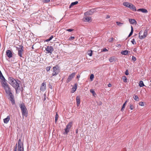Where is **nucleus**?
I'll return each mask as SVG.
<instances>
[{"label": "nucleus", "instance_id": "nucleus-1", "mask_svg": "<svg viewBox=\"0 0 151 151\" xmlns=\"http://www.w3.org/2000/svg\"><path fill=\"white\" fill-rule=\"evenodd\" d=\"M1 83L2 87L5 90L6 93L7 94H8L9 97V99L11 101L12 104L14 105L15 104L14 96L12 94L11 89L7 83L6 79L1 80Z\"/></svg>", "mask_w": 151, "mask_h": 151}, {"label": "nucleus", "instance_id": "nucleus-2", "mask_svg": "<svg viewBox=\"0 0 151 151\" xmlns=\"http://www.w3.org/2000/svg\"><path fill=\"white\" fill-rule=\"evenodd\" d=\"M9 83L15 89L16 92L19 88V84L21 81L18 79H15L12 77H10L9 78Z\"/></svg>", "mask_w": 151, "mask_h": 151}, {"label": "nucleus", "instance_id": "nucleus-3", "mask_svg": "<svg viewBox=\"0 0 151 151\" xmlns=\"http://www.w3.org/2000/svg\"><path fill=\"white\" fill-rule=\"evenodd\" d=\"M19 106L21 109L23 116L27 117L28 116V111L24 104L23 103L20 104Z\"/></svg>", "mask_w": 151, "mask_h": 151}, {"label": "nucleus", "instance_id": "nucleus-4", "mask_svg": "<svg viewBox=\"0 0 151 151\" xmlns=\"http://www.w3.org/2000/svg\"><path fill=\"white\" fill-rule=\"evenodd\" d=\"M53 70L52 74V77L56 76L60 72L59 68L58 66L56 65L53 67Z\"/></svg>", "mask_w": 151, "mask_h": 151}, {"label": "nucleus", "instance_id": "nucleus-5", "mask_svg": "<svg viewBox=\"0 0 151 151\" xmlns=\"http://www.w3.org/2000/svg\"><path fill=\"white\" fill-rule=\"evenodd\" d=\"M148 29H145L144 32L143 33V35H141L143 32L142 31H140L139 32V38L140 39H143L145 38L147 36V35Z\"/></svg>", "mask_w": 151, "mask_h": 151}, {"label": "nucleus", "instance_id": "nucleus-6", "mask_svg": "<svg viewBox=\"0 0 151 151\" xmlns=\"http://www.w3.org/2000/svg\"><path fill=\"white\" fill-rule=\"evenodd\" d=\"M24 150L23 144L21 139H19L18 141V150Z\"/></svg>", "mask_w": 151, "mask_h": 151}, {"label": "nucleus", "instance_id": "nucleus-7", "mask_svg": "<svg viewBox=\"0 0 151 151\" xmlns=\"http://www.w3.org/2000/svg\"><path fill=\"white\" fill-rule=\"evenodd\" d=\"M45 50L47 52V53L51 54L52 52L54 51L53 47L51 46H48L45 48Z\"/></svg>", "mask_w": 151, "mask_h": 151}, {"label": "nucleus", "instance_id": "nucleus-8", "mask_svg": "<svg viewBox=\"0 0 151 151\" xmlns=\"http://www.w3.org/2000/svg\"><path fill=\"white\" fill-rule=\"evenodd\" d=\"M20 48L18 49V55L20 57H22V53L24 51L23 47L22 45H20Z\"/></svg>", "mask_w": 151, "mask_h": 151}, {"label": "nucleus", "instance_id": "nucleus-9", "mask_svg": "<svg viewBox=\"0 0 151 151\" xmlns=\"http://www.w3.org/2000/svg\"><path fill=\"white\" fill-rule=\"evenodd\" d=\"M76 73L75 72L73 73H72L70 74L66 80V82L68 83L71 81L73 77L75 76Z\"/></svg>", "mask_w": 151, "mask_h": 151}, {"label": "nucleus", "instance_id": "nucleus-10", "mask_svg": "<svg viewBox=\"0 0 151 151\" xmlns=\"http://www.w3.org/2000/svg\"><path fill=\"white\" fill-rule=\"evenodd\" d=\"M46 89V83L43 82L41 85L40 90L42 91H45Z\"/></svg>", "mask_w": 151, "mask_h": 151}, {"label": "nucleus", "instance_id": "nucleus-11", "mask_svg": "<svg viewBox=\"0 0 151 151\" xmlns=\"http://www.w3.org/2000/svg\"><path fill=\"white\" fill-rule=\"evenodd\" d=\"M94 9H92L85 13L84 14L85 15H91L94 13Z\"/></svg>", "mask_w": 151, "mask_h": 151}, {"label": "nucleus", "instance_id": "nucleus-12", "mask_svg": "<svg viewBox=\"0 0 151 151\" xmlns=\"http://www.w3.org/2000/svg\"><path fill=\"white\" fill-rule=\"evenodd\" d=\"M6 55L9 58H12L13 55L12 52L10 50H7L6 52Z\"/></svg>", "mask_w": 151, "mask_h": 151}, {"label": "nucleus", "instance_id": "nucleus-13", "mask_svg": "<svg viewBox=\"0 0 151 151\" xmlns=\"http://www.w3.org/2000/svg\"><path fill=\"white\" fill-rule=\"evenodd\" d=\"M77 88V84L76 83L74 84V86L72 88L71 90V93H74L76 90Z\"/></svg>", "mask_w": 151, "mask_h": 151}, {"label": "nucleus", "instance_id": "nucleus-14", "mask_svg": "<svg viewBox=\"0 0 151 151\" xmlns=\"http://www.w3.org/2000/svg\"><path fill=\"white\" fill-rule=\"evenodd\" d=\"M129 8L131 9L132 11H137L135 6L132 4H131Z\"/></svg>", "mask_w": 151, "mask_h": 151}, {"label": "nucleus", "instance_id": "nucleus-15", "mask_svg": "<svg viewBox=\"0 0 151 151\" xmlns=\"http://www.w3.org/2000/svg\"><path fill=\"white\" fill-rule=\"evenodd\" d=\"M76 101L77 106H79L80 102V98L78 96H77L76 97Z\"/></svg>", "mask_w": 151, "mask_h": 151}, {"label": "nucleus", "instance_id": "nucleus-16", "mask_svg": "<svg viewBox=\"0 0 151 151\" xmlns=\"http://www.w3.org/2000/svg\"><path fill=\"white\" fill-rule=\"evenodd\" d=\"M129 21L131 24H137L136 21L134 19H129Z\"/></svg>", "mask_w": 151, "mask_h": 151}, {"label": "nucleus", "instance_id": "nucleus-17", "mask_svg": "<svg viewBox=\"0 0 151 151\" xmlns=\"http://www.w3.org/2000/svg\"><path fill=\"white\" fill-rule=\"evenodd\" d=\"M10 119V116H8L6 118L4 119V122L5 124H7Z\"/></svg>", "mask_w": 151, "mask_h": 151}, {"label": "nucleus", "instance_id": "nucleus-18", "mask_svg": "<svg viewBox=\"0 0 151 151\" xmlns=\"http://www.w3.org/2000/svg\"><path fill=\"white\" fill-rule=\"evenodd\" d=\"M131 4L128 2H124L123 3V5L129 8Z\"/></svg>", "mask_w": 151, "mask_h": 151}, {"label": "nucleus", "instance_id": "nucleus-19", "mask_svg": "<svg viewBox=\"0 0 151 151\" xmlns=\"http://www.w3.org/2000/svg\"><path fill=\"white\" fill-rule=\"evenodd\" d=\"M109 60L111 63H114L115 62V57L113 56L110 57Z\"/></svg>", "mask_w": 151, "mask_h": 151}, {"label": "nucleus", "instance_id": "nucleus-20", "mask_svg": "<svg viewBox=\"0 0 151 151\" xmlns=\"http://www.w3.org/2000/svg\"><path fill=\"white\" fill-rule=\"evenodd\" d=\"M72 122H70L67 124L66 127H67V128H68L69 129H70L72 126Z\"/></svg>", "mask_w": 151, "mask_h": 151}, {"label": "nucleus", "instance_id": "nucleus-21", "mask_svg": "<svg viewBox=\"0 0 151 151\" xmlns=\"http://www.w3.org/2000/svg\"><path fill=\"white\" fill-rule=\"evenodd\" d=\"M78 3V1H76L74 2H72L71 4L69 6V8H70L72 6L76 5Z\"/></svg>", "mask_w": 151, "mask_h": 151}, {"label": "nucleus", "instance_id": "nucleus-22", "mask_svg": "<svg viewBox=\"0 0 151 151\" xmlns=\"http://www.w3.org/2000/svg\"><path fill=\"white\" fill-rule=\"evenodd\" d=\"M121 53L123 55H127L128 53V51L127 50H125L122 51Z\"/></svg>", "mask_w": 151, "mask_h": 151}, {"label": "nucleus", "instance_id": "nucleus-23", "mask_svg": "<svg viewBox=\"0 0 151 151\" xmlns=\"http://www.w3.org/2000/svg\"><path fill=\"white\" fill-rule=\"evenodd\" d=\"M127 102V101H126L124 102V103L123 104L122 107L121 109V111H123L125 107L126 104Z\"/></svg>", "mask_w": 151, "mask_h": 151}, {"label": "nucleus", "instance_id": "nucleus-24", "mask_svg": "<svg viewBox=\"0 0 151 151\" xmlns=\"http://www.w3.org/2000/svg\"><path fill=\"white\" fill-rule=\"evenodd\" d=\"M91 17H86L85 18V22H88L91 19Z\"/></svg>", "mask_w": 151, "mask_h": 151}, {"label": "nucleus", "instance_id": "nucleus-25", "mask_svg": "<svg viewBox=\"0 0 151 151\" xmlns=\"http://www.w3.org/2000/svg\"><path fill=\"white\" fill-rule=\"evenodd\" d=\"M69 129L66 127V128L65 129V132L64 133V134H67L69 132Z\"/></svg>", "mask_w": 151, "mask_h": 151}, {"label": "nucleus", "instance_id": "nucleus-26", "mask_svg": "<svg viewBox=\"0 0 151 151\" xmlns=\"http://www.w3.org/2000/svg\"><path fill=\"white\" fill-rule=\"evenodd\" d=\"M139 86L140 87H142L145 86V85L142 81H140L139 83Z\"/></svg>", "mask_w": 151, "mask_h": 151}, {"label": "nucleus", "instance_id": "nucleus-27", "mask_svg": "<svg viewBox=\"0 0 151 151\" xmlns=\"http://www.w3.org/2000/svg\"><path fill=\"white\" fill-rule=\"evenodd\" d=\"M133 98L136 101H139V98L137 96L134 95L133 96Z\"/></svg>", "mask_w": 151, "mask_h": 151}, {"label": "nucleus", "instance_id": "nucleus-28", "mask_svg": "<svg viewBox=\"0 0 151 151\" xmlns=\"http://www.w3.org/2000/svg\"><path fill=\"white\" fill-rule=\"evenodd\" d=\"M141 12L143 13H147L148 12L147 9L143 8L141 9Z\"/></svg>", "mask_w": 151, "mask_h": 151}, {"label": "nucleus", "instance_id": "nucleus-29", "mask_svg": "<svg viewBox=\"0 0 151 151\" xmlns=\"http://www.w3.org/2000/svg\"><path fill=\"white\" fill-rule=\"evenodd\" d=\"M116 23L117 25L119 26H121L123 24V23L119 22H117Z\"/></svg>", "mask_w": 151, "mask_h": 151}, {"label": "nucleus", "instance_id": "nucleus-30", "mask_svg": "<svg viewBox=\"0 0 151 151\" xmlns=\"http://www.w3.org/2000/svg\"><path fill=\"white\" fill-rule=\"evenodd\" d=\"M94 76L93 74H92L90 76V79H91V81H92L93 80V79L94 78Z\"/></svg>", "mask_w": 151, "mask_h": 151}, {"label": "nucleus", "instance_id": "nucleus-31", "mask_svg": "<svg viewBox=\"0 0 151 151\" xmlns=\"http://www.w3.org/2000/svg\"><path fill=\"white\" fill-rule=\"evenodd\" d=\"M89 52V53L88 52V54L90 56H91L92 55L93 51L91 50L90 51H89L88 52Z\"/></svg>", "mask_w": 151, "mask_h": 151}, {"label": "nucleus", "instance_id": "nucleus-32", "mask_svg": "<svg viewBox=\"0 0 151 151\" xmlns=\"http://www.w3.org/2000/svg\"><path fill=\"white\" fill-rule=\"evenodd\" d=\"M129 107L130 109L131 110H133L134 109V106H133V105L132 104H130L129 105Z\"/></svg>", "mask_w": 151, "mask_h": 151}, {"label": "nucleus", "instance_id": "nucleus-33", "mask_svg": "<svg viewBox=\"0 0 151 151\" xmlns=\"http://www.w3.org/2000/svg\"><path fill=\"white\" fill-rule=\"evenodd\" d=\"M132 59L133 61H135L137 60L136 58L134 56H132Z\"/></svg>", "mask_w": 151, "mask_h": 151}, {"label": "nucleus", "instance_id": "nucleus-34", "mask_svg": "<svg viewBox=\"0 0 151 151\" xmlns=\"http://www.w3.org/2000/svg\"><path fill=\"white\" fill-rule=\"evenodd\" d=\"M123 80L124 81V82L126 83L127 82V78L126 76H124V78H123Z\"/></svg>", "mask_w": 151, "mask_h": 151}, {"label": "nucleus", "instance_id": "nucleus-35", "mask_svg": "<svg viewBox=\"0 0 151 151\" xmlns=\"http://www.w3.org/2000/svg\"><path fill=\"white\" fill-rule=\"evenodd\" d=\"M131 42L132 44H133V45H135L136 44V42L135 41V40L134 39H132L131 40Z\"/></svg>", "mask_w": 151, "mask_h": 151}, {"label": "nucleus", "instance_id": "nucleus-36", "mask_svg": "<svg viewBox=\"0 0 151 151\" xmlns=\"http://www.w3.org/2000/svg\"><path fill=\"white\" fill-rule=\"evenodd\" d=\"M139 104L140 106H144V103L143 102H140L139 103Z\"/></svg>", "mask_w": 151, "mask_h": 151}, {"label": "nucleus", "instance_id": "nucleus-37", "mask_svg": "<svg viewBox=\"0 0 151 151\" xmlns=\"http://www.w3.org/2000/svg\"><path fill=\"white\" fill-rule=\"evenodd\" d=\"M133 30H131V31L128 35V37H130L132 35V34L133 33Z\"/></svg>", "mask_w": 151, "mask_h": 151}, {"label": "nucleus", "instance_id": "nucleus-38", "mask_svg": "<svg viewBox=\"0 0 151 151\" xmlns=\"http://www.w3.org/2000/svg\"><path fill=\"white\" fill-rule=\"evenodd\" d=\"M133 30H131V31L128 35V37H130L132 35V34L133 33Z\"/></svg>", "mask_w": 151, "mask_h": 151}, {"label": "nucleus", "instance_id": "nucleus-39", "mask_svg": "<svg viewBox=\"0 0 151 151\" xmlns=\"http://www.w3.org/2000/svg\"><path fill=\"white\" fill-rule=\"evenodd\" d=\"M51 67L50 66H47L46 68V70L47 71H48L50 70Z\"/></svg>", "mask_w": 151, "mask_h": 151}, {"label": "nucleus", "instance_id": "nucleus-40", "mask_svg": "<svg viewBox=\"0 0 151 151\" xmlns=\"http://www.w3.org/2000/svg\"><path fill=\"white\" fill-rule=\"evenodd\" d=\"M75 37H74L71 36L68 39L69 40H72L74 39Z\"/></svg>", "mask_w": 151, "mask_h": 151}, {"label": "nucleus", "instance_id": "nucleus-41", "mask_svg": "<svg viewBox=\"0 0 151 151\" xmlns=\"http://www.w3.org/2000/svg\"><path fill=\"white\" fill-rule=\"evenodd\" d=\"M50 1V0H42V1L43 3H48Z\"/></svg>", "mask_w": 151, "mask_h": 151}, {"label": "nucleus", "instance_id": "nucleus-42", "mask_svg": "<svg viewBox=\"0 0 151 151\" xmlns=\"http://www.w3.org/2000/svg\"><path fill=\"white\" fill-rule=\"evenodd\" d=\"M90 92L93 95H94V94H96L95 91L93 90H91Z\"/></svg>", "mask_w": 151, "mask_h": 151}, {"label": "nucleus", "instance_id": "nucleus-43", "mask_svg": "<svg viewBox=\"0 0 151 151\" xmlns=\"http://www.w3.org/2000/svg\"><path fill=\"white\" fill-rule=\"evenodd\" d=\"M17 143H16L14 148V151H17Z\"/></svg>", "mask_w": 151, "mask_h": 151}, {"label": "nucleus", "instance_id": "nucleus-44", "mask_svg": "<svg viewBox=\"0 0 151 151\" xmlns=\"http://www.w3.org/2000/svg\"><path fill=\"white\" fill-rule=\"evenodd\" d=\"M125 75L127 76L129 75V73L128 72V70H126V71H125Z\"/></svg>", "mask_w": 151, "mask_h": 151}, {"label": "nucleus", "instance_id": "nucleus-45", "mask_svg": "<svg viewBox=\"0 0 151 151\" xmlns=\"http://www.w3.org/2000/svg\"><path fill=\"white\" fill-rule=\"evenodd\" d=\"M73 29H66V31H68L69 32H71L73 31Z\"/></svg>", "mask_w": 151, "mask_h": 151}, {"label": "nucleus", "instance_id": "nucleus-46", "mask_svg": "<svg viewBox=\"0 0 151 151\" xmlns=\"http://www.w3.org/2000/svg\"><path fill=\"white\" fill-rule=\"evenodd\" d=\"M58 115L57 113H56V115L55 116V118L58 119Z\"/></svg>", "mask_w": 151, "mask_h": 151}, {"label": "nucleus", "instance_id": "nucleus-47", "mask_svg": "<svg viewBox=\"0 0 151 151\" xmlns=\"http://www.w3.org/2000/svg\"><path fill=\"white\" fill-rule=\"evenodd\" d=\"M49 88H50V89H52V86L51 85L49 84Z\"/></svg>", "mask_w": 151, "mask_h": 151}, {"label": "nucleus", "instance_id": "nucleus-48", "mask_svg": "<svg viewBox=\"0 0 151 151\" xmlns=\"http://www.w3.org/2000/svg\"><path fill=\"white\" fill-rule=\"evenodd\" d=\"M108 51V50L106 48H104L103 49V52H106Z\"/></svg>", "mask_w": 151, "mask_h": 151}, {"label": "nucleus", "instance_id": "nucleus-49", "mask_svg": "<svg viewBox=\"0 0 151 151\" xmlns=\"http://www.w3.org/2000/svg\"><path fill=\"white\" fill-rule=\"evenodd\" d=\"M80 76L79 74H78L77 76V77H76V78H77V79H78V80H79V78H80Z\"/></svg>", "mask_w": 151, "mask_h": 151}, {"label": "nucleus", "instance_id": "nucleus-50", "mask_svg": "<svg viewBox=\"0 0 151 151\" xmlns=\"http://www.w3.org/2000/svg\"><path fill=\"white\" fill-rule=\"evenodd\" d=\"M53 37L52 35H51L50 37L49 38V39H50V41L52 40V38Z\"/></svg>", "mask_w": 151, "mask_h": 151}, {"label": "nucleus", "instance_id": "nucleus-51", "mask_svg": "<svg viewBox=\"0 0 151 151\" xmlns=\"http://www.w3.org/2000/svg\"><path fill=\"white\" fill-rule=\"evenodd\" d=\"M44 98L43 99V101H45L46 100V94L45 93L44 94Z\"/></svg>", "mask_w": 151, "mask_h": 151}, {"label": "nucleus", "instance_id": "nucleus-52", "mask_svg": "<svg viewBox=\"0 0 151 151\" xmlns=\"http://www.w3.org/2000/svg\"><path fill=\"white\" fill-rule=\"evenodd\" d=\"M108 87H111V85L110 83H109L108 85Z\"/></svg>", "mask_w": 151, "mask_h": 151}, {"label": "nucleus", "instance_id": "nucleus-53", "mask_svg": "<svg viewBox=\"0 0 151 151\" xmlns=\"http://www.w3.org/2000/svg\"><path fill=\"white\" fill-rule=\"evenodd\" d=\"M110 17V16H109V15H107L106 18L108 19V18H109Z\"/></svg>", "mask_w": 151, "mask_h": 151}, {"label": "nucleus", "instance_id": "nucleus-54", "mask_svg": "<svg viewBox=\"0 0 151 151\" xmlns=\"http://www.w3.org/2000/svg\"><path fill=\"white\" fill-rule=\"evenodd\" d=\"M50 39H47V40H46L45 41L46 42H48V41H50Z\"/></svg>", "mask_w": 151, "mask_h": 151}, {"label": "nucleus", "instance_id": "nucleus-55", "mask_svg": "<svg viewBox=\"0 0 151 151\" xmlns=\"http://www.w3.org/2000/svg\"><path fill=\"white\" fill-rule=\"evenodd\" d=\"M58 119L55 118V123L57 122Z\"/></svg>", "mask_w": 151, "mask_h": 151}, {"label": "nucleus", "instance_id": "nucleus-56", "mask_svg": "<svg viewBox=\"0 0 151 151\" xmlns=\"http://www.w3.org/2000/svg\"><path fill=\"white\" fill-rule=\"evenodd\" d=\"M137 11H141V9H139L137 10Z\"/></svg>", "mask_w": 151, "mask_h": 151}, {"label": "nucleus", "instance_id": "nucleus-57", "mask_svg": "<svg viewBox=\"0 0 151 151\" xmlns=\"http://www.w3.org/2000/svg\"><path fill=\"white\" fill-rule=\"evenodd\" d=\"M131 30H133V28L132 26H131Z\"/></svg>", "mask_w": 151, "mask_h": 151}, {"label": "nucleus", "instance_id": "nucleus-58", "mask_svg": "<svg viewBox=\"0 0 151 151\" xmlns=\"http://www.w3.org/2000/svg\"><path fill=\"white\" fill-rule=\"evenodd\" d=\"M114 39L113 37H112L111 38V41H112Z\"/></svg>", "mask_w": 151, "mask_h": 151}, {"label": "nucleus", "instance_id": "nucleus-59", "mask_svg": "<svg viewBox=\"0 0 151 151\" xmlns=\"http://www.w3.org/2000/svg\"><path fill=\"white\" fill-rule=\"evenodd\" d=\"M136 50H137V49L135 48L134 49L133 51H136Z\"/></svg>", "mask_w": 151, "mask_h": 151}, {"label": "nucleus", "instance_id": "nucleus-60", "mask_svg": "<svg viewBox=\"0 0 151 151\" xmlns=\"http://www.w3.org/2000/svg\"><path fill=\"white\" fill-rule=\"evenodd\" d=\"M78 129H76V133H78Z\"/></svg>", "mask_w": 151, "mask_h": 151}, {"label": "nucleus", "instance_id": "nucleus-61", "mask_svg": "<svg viewBox=\"0 0 151 151\" xmlns=\"http://www.w3.org/2000/svg\"><path fill=\"white\" fill-rule=\"evenodd\" d=\"M18 151H24V150H18Z\"/></svg>", "mask_w": 151, "mask_h": 151}, {"label": "nucleus", "instance_id": "nucleus-62", "mask_svg": "<svg viewBox=\"0 0 151 151\" xmlns=\"http://www.w3.org/2000/svg\"><path fill=\"white\" fill-rule=\"evenodd\" d=\"M150 82H151V80H150Z\"/></svg>", "mask_w": 151, "mask_h": 151}]
</instances>
